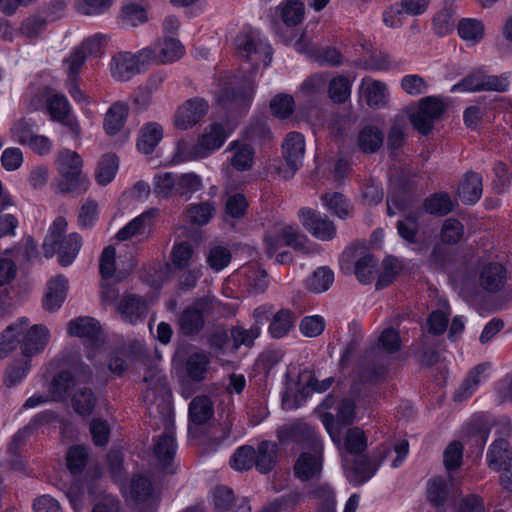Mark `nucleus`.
<instances>
[{
  "instance_id": "39448f33",
  "label": "nucleus",
  "mask_w": 512,
  "mask_h": 512,
  "mask_svg": "<svg viewBox=\"0 0 512 512\" xmlns=\"http://www.w3.org/2000/svg\"><path fill=\"white\" fill-rule=\"evenodd\" d=\"M509 87L508 76L487 75L478 70L465 76L461 81L451 87V92H505Z\"/></svg>"
},
{
  "instance_id": "f257e3e1",
  "label": "nucleus",
  "mask_w": 512,
  "mask_h": 512,
  "mask_svg": "<svg viewBox=\"0 0 512 512\" xmlns=\"http://www.w3.org/2000/svg\"><path fill=\"white\" fill-rule=\"evenodd\" d=\"M67 230V221L64 217H57L51 224L48 234L43 242L46 258L58 255L61 266H69L78 255L82 246V238L77 233L64 235Z\"/></svg>"
},
{
  "instance_id": "338daca9",
  "label": "nucleus",
  "mask_w": 512,
  "mask_h": 512,
  "mask_svg": "<svg viewBox=\"0 0 512 512\" xmlns=\"http://www.w3.org/2000/svg\"><path fill=\"white\" fill-rule=\"evenodd\" d=\"M66 460L68 469L72 473H80L87 464L88 452L83 446H71L67 451Z\"/></svg>"
},
{
  "instance_id": "7ed1b4c3",
  "label": "nucleus",
  "mask_w": 512,
  "mask_h": 512,
  "mask_svg": "<svg viewBox=\"0 0 512 512\" xmlns=\"http://www.w3.org/2000/svg\"><path fill=\"white\" fill-rule=\"evenodd\" d=\"M235 50L239 58L249 62L253 73L260 64L268 66L272 59V48L259 31L243 28L235 37Z\"/></svg>"
},
{
  "instance_id": "e433bc0d",
  "label": "nucleus",
  "mask_w": 512,
  "mask_h": 512,
  "mask_svg": "<svg viewBox=\"0 0 512 512\" xmlns=\"http://www.w3.org/2000/svg\"><path fill=\"white\" fill-rule=\"evenodd\" d=\"M100 332L99 322L92 317H78L68 324V333L79 338L92 339Z\"/></svg>"
},
{
  "instance_id": "79ce46f5",
  "label": "nucleus",
  "mask_w": 512,
  "mask_h": 512,
  "mask_svg": "<svg viewBox=\"0 0 512 512\" xmlns=\"http://www.w3.org/2000/svg\"><path fill=\"white\" fill-rule=\"evenodd\" d=\"M128 108L123 103H114L106 113L104 129L109 135L117 134L123 127Z\"/></svg>"
},
{
  "instance_id": "8fccbe9b",
  "label": "nucleus",
  "mask_w": 512,
  "mask_h": 512,
  "mask_svg": "<svg viewBox=\"0 0 512 512\" xmlns=\"http://www.w3.org/2000/svg\"><path fill=\"white\" fill-rule=\"evenodd\" d=\"M378 259L371 254H366L355 263V275L363 284H370L378 272Z\"/></svg>"
},
{
  "instance_id": "3c124183",
  "label": "nucleus",
  "mask_w": 512,
  "mask_h": 512,
  "mask_svg": "<svg viewBox=\"0 0 512 512\" xmlns=\"http://www.w3.org/2000/svg\"><path fill=\"white\" fill-rule=\"evenodd\" d=\"M244 138L252 143L265 144L272 140V133L266 120L257 118L253 120L244 131Z\"/></svg>"
},
{
  "instance_id": "cd10ccee",
  "label": "nucleus",
  "mask_w": 512,
  "mask_h": 512,
  "mask_svg": "<svg viewBox=\"0 0 512 512\" xmlns=\"http://www.w3.org/2000/svg\"><path fill=\"white\" fill-rule=\"evenodd\" d=\"M297 315L290 309H280L271 319L268 332L274 339L286 336L294 327Z\"/></svg>"
},
{
  "instance_id": "f3484780",
  "label": "nucleus",
  "mask_w": 512,
  "mask_h": 512,
  "mask_svg": "<svg viewBox=\"0 0 512 512\" xmlns=\"http://www.w3.org/2000/svg\"><path fill=\"white\" fill-rule=\"evenodd\" d=\"M208 103L199 98L186 101L179 107L175 116V126L186 130L196 125L207 113Z\"/></svg>"
},
{
  "instance_id": "2eb2a0df",
  "label": "nucleus",
  "mask_w": 512,
  "mask_h": 512,
  "mask_svg": "<svg viewBox=\"0 0 512 512\" xmlns=\"http://www.w3.org/2000/svg\"><path fill=\"white\" fill-rule=\"evenodd\" d=\"M177 451V443L172 428H167L160 434L154 443V455L166 473L174 474V458Z\"/></svg>"
},
{
  "instance_id": "c03bdc74",
  "label": "nucleus",
  "mask_w": 512,
  "mask_h": 512,
  "mask_svg": "<svg viewBox=\"0 0 512 512\" xmlns=\"http://www.w3.org/2000/svg\"><path fill=\"white\" fill-rule=\"evenodd\" d=\"M454 208V203L448 193L438 192L428 197L424 202L426 212L436 216H445Z\"/></svg>"
},
{
  "instance_id": "a18cd8bd",
  "label": "nucleus",
  "mask_w": 512,
  "mask_h": 512,
  "mask_svg": "<svg viewBox=\"0 0 512 512\" xmlns=\"http://www.w3.org/2000/svg\"><path fill=\"white\" fill-rule=\"evenodd\" d=\"M216 205L212 201L191 204L186 211L188 220L198 226L206 225L215 215Z\"/></svg>"
},
{
  "instance_id": "680f3d73",
  "label": "nucleus",
  "mask_w": 512,
  "mask_h": 512,
  "mask_svg": "<svg viewBox=\"0 0 512 512\" xmlns=\"http://www.w3.org/2000/svg\"><path fill=\"white\" fill-rule=\"evenodd\" d=\"M153 193L157 197L167 198L176 194V178L173 173H159L154 177Z\"/></svg>"
},
{
  "instance_id": "0eeeda50",
  "label": "nucleus",
  "mask_w": 512,
  "mask_h": 512,
  "mask_svg": "<svg viewBox=\"0 0 512 512\" xmlns=\"http://www.w3.org/2000/svg\"><path fill=\"white\" fill-rule=\"evenodd\" d=\"M390 454L386 446L377 447L369 456L355 459L352 466L346 470V475L353 485H361L374 476L382 462Z\"/></svg>"
},
{
  "instance_id": "1a4fd4ad",
  "label": "nucleus",
  "mask_w": 512,
  "mask_h": 512,
  "mask_svg": "<svg viewBox=\"0 0 512 512\" xmlns=\"http://www.w3.org/2000/svg\"><path fill=\"white\" fill-rule=\"evenodd\" d=\"M444 111L445 105L440 99L428 96L420 100L419 108L410 114L409 119L414 129L422 135H428Z\"/></svg>"
},
{
  "instance_id": "de8ad7c7",
  "label": "nucleus",
  "mask_w": 512,
  "mask_h": 512,
  "mask_svg": "<svg viewBox=\"0 0 512 512\" xmlns=\"http://www.w3.org/2000/svg\"><path fill=\"white\" fill-rule=\"evenodd\" d=\"M230 149H235L231 159V165L238 171H246L252 168L254 161V149L248 144H238L234 141Z\"/></svg>"
},
{
  "instance_id": "9b49d317",
  "label": "nucleus",
  "mask_w": 512,
  "mask_h": 512,
  "mask_svg": "<svg viewBox=\"0 0 512 512\" xmlns=\"http://www.w3.org/2000/svg\"><path fill=\"white\" fill-rule=\"evenodd\" d=\"M458 494V488L449 477L435 476L427 482V499L438 510L453 504Z\"/></svg>"
},
{
  "instance_id": "6e6552de",
  "label": "nucleus",
  "mask_w": 512,
  "mask_h": 512,
  "mask_svg": "<svg viewBox=\"0 0 512 512\" xmlns=\"http://www.w3.org/2000/svg\"><path fill=\"white\" fill-rule=\"evenodd\" d=\"M285 165L277 168V173L285 180L294 176L302 166L305 154V140L302 134L290 132L282 144Z\"/></svg>"
},
{
  "instance_id": "4c0bfd02",
  "label": "nucleus",
  "mask_w": 512,
  "mask_h": 512,
  "mask_svg": "<svg viewBox=\"0 0 512 512\" xmlns=\"http://www.w3.org/2000/svg\"><path fill=\"white\" fill-rule=\"evenodd\" d=\"M457 30L462 40L475 45L484 38L485 26L480 20L464 18L458 23Z\"/></svg>"
},
{
  "instance_id": "393cba45",
  "label": "nucleus",
  "mask_w": 512,
  "mask_h": 512,
  "mask_svg": "<svg viewBox=\"0 0 512 512\" xmlns=\"http://www.w3.org/2000/svg\"><path fill=\"white\" fill-rule=\"evenodd\" d=\"M482 191V177L478 173L467 172L458 187V196L463 203L473 205L481 198Z\"/></svg>"
},
{
  "instance_id": "69168bd1",
  "label": "nucleus",
  "mask_w": 512,
  "mask_h": 512,
  "mask_svg": "<svg viewBox=\"0 0 512 512\" xmlns=\"http://www.w3.org/2000/svg\"><path fill=\"white\" fill-rule=\"evenodd\" d=\"M37 124L32 119H20L11 128V133L22 145H26L30 142L32 137L36 134Z\"/></svg>"
},
{
  "instance_id": "dca6fc26",
  "label": "nucleus",
  "mask_w": 512,
  "mask_h": 512,
  "mask_svg": "<svg viewBox=\"0 0 512 512\" xmlns=\"http://www.w3.org/2000/svg\"><path fill=\"white\" fill-rule=\"evenodd\" d=\"M323 468V447L319 451L302 452L293 467L294 475L301 481L318 478Z\"/></svg>"
},
{
  "instance_id": "e2e57ef3",
  "label": "nucleus",
  "mask_w": 512,
  "mask_h": 512,
  "mask_svg": "<svg viewBox=\"0 0 512 512\" xmlns=\"http://www.w3.org/2000/svg\"><path fill=\"white\" fill-rule=\"evenodd\" d=\"M463 234V224L455 218H448L441 228V241L445 244L454 245L462 239Z\"/></svg>"
},
{
  "instance_id": "a878e982",
  "label": "nucleus",
  "mask_w": 512,
  "mask_h": 512,
  "mask_svg": "<svg viewBox=\"0 0 512 512\" xmlns=\"http://www.w3.org/2000/svg\"><path fill=\"white\" fill-rule=\"evenodd\" d=\"M153 485L149 478L142 475H135L124 490L127 501L134 503H145L153 495Z\"/></svg>"
},
{
  "instance_id": "6e6d98bb",
  "label": "nucleus",
  "mask_w": 512,
  "mask_h": 512,
  "mask_svg": "<svg viewBox=\"0 0 512 512\" xmlns=\"http://www.w3.org/2000/svg\"><path fill=\"white\" fill-rule=\"evenodd\" d=\"M328 94L334 103H344L351 94V82L344 75L334 77L328 86Z\"/></svg>"
},
{
  "instance_id": "a19ab883",
  "label": "nucleus",
  "mask_w": 512,
  "mask_h": 512,
  "mask_svg": "<svg viewBox=\"0 0 512 512\" xmlns=\"http://www.w3.org/2000/svg\"><path fill=\"white\" fill-rule=\"evenodd\" d=\"M485 370V364H479L472 369L463 384L455 391L454 400L462 402L472 396L481 383V376Z\"/></svg>"
},
{
  "instance_id": "9d476101",
  "label": "nucleus",
  "mask_w": 512,
  "mask_h": 512,
  "mask_svg": "<svg viewBox=\"0 0 512 512\" xmlns=\"http://www.w3.org/2000/svg\"><path fill=\"white\" fill-rule=\"evenodd\" d=\"M278 439L282 444L295 443L302 448L312 451H319L323 443L313 427L298 422L281 427L277 433Z\"/></svg>"
},
{
  "instance_id": "09e8293b",
  "label": "nucleus",
  "mask_w": 512,
  "mask_h": 512,
  "mask_svg": "<svg viewBox=\"0 0 512 512\" xmlns=\"http://www.w3.org/2000/svg\"><path fill=\"white\" fill-rule=\"evenodd\" d=\"M119 161L116 155L106 154L104 155L98 165L96 171V181L99 185L105 186L109 184L114 178L118 171Z\"/></svg>"
},
{
  "instance_id": "c756f323",
  "label": "nucleus",
  "mask_w": 512,
  "mask_h": 512,
  "mask_svg": "<svg viewBox=\"0 0 512 512\" xmlns=\"http://www.w3.org/2000/svg\"><path fill=\"white\" fill-rule=\"evenodd\" d=\"M511 460L512 453L508 441L503 438L496 439L487 453L488 466L495 471H501L510 464Z\"/></svg>"
},
{
  "instance_id": "2f4dec72",
  "label": "nucleus",
  "mask_w": 512,
  "mask_h": 512,
  "mask_svg": "<svg viewBox=\"0 0 512 512\" xmlns=\"http://www.w3.org/2000/svg\"><path fill=\"white\" fill-rule=\"evenodd\" d=\"M163 137V128L156 122L145 124L137 140L138 150L144 154H151Z\"/></svg>"
},
{
  "instance_id": "c85d7f7f",
  "label": "nucleus",
  "mask_w": 512,
  "mask_h": 512,
  "mask_svg": "<svg viewBox=\"0 0 512 512\" xmlns=\"http://www.w3.org/2000/svg\"><path fill=\"white\" fill-rule=\"evenodd\" d=\"M275 13L288 27L299 25L305 16V5L299 0H286L275 8Z\"/></svg>"
},
{
  "instance_id": "f8f14e48",
  "label": "nucleus",
  "mask_w": 512,
  "mask_h": 512,
  "mask_svg": "<svg viewBox=\"0 0 512 512\" xmlns=\"http://www.w3.org/2000/svg\"><path fill=\"white\" fill-rule=\"evenodd\" d=\"M298 216L303 227L315 238L329 241L336 236V226L326 215L304 207L299 210Z\"/></svg>"
},
{
  "instance_id": "473e14b6",
  "label": "nucleus",
  "mask_w": 512,
  "mask_h": 512,
  "mask_svg": "<svg viewBox=\"0 0 512 512\" xmlns=\"http://www.w3.org/2000/svg\"><path fill=\"white\" fill-rule=\"evenodd\" d=\"M17 206L10 197L0 200V238L14 235L18 226Z\"/></svg>"
},
{
  "instance_id": "f704fd0d",
  "label": "nucleus",
  "mask_w": 512,
  "mask_h": 512,
  "mask_svg": "<svg viewBox=\"0 0 512 512\" xmlns=\"http://www.w3.org/2000/svg\"><path fill=\"white\" fill-rule=\"evenodd\" d=\"M280 236L287 246L293 247L298 252L303 254H310L313 252L309 239L296 225L284 226L280 231Z\"/></svg>"
},
{
  "instance_id": "864d4df0",
  "label": "nucleus",
  "mask_w": 512,
  "mask_h": 512,
  "mask_svg": "<svg viewBox=\"0 0 512 512\" xmlns=\"http://www.w3.org/2000/svg\"><path fill=\"white\" fill-rule=\"evenodd\" d=\"M490 434V425L483 419H472L466 426V437L473 445L483 448Z\"/></svg>"
},
{
  "instance_id": "bf43d9fd",
  "label": "nucleus",
  "mask_w": 512,
  "mask_h": 512,
  "mask_svg": "<svg viewBox=\"0 0 512 512\" xmlns=\"http://www.w3.org/2000/svg\"><path fill=\"white\" fill-rule=\"evenodd\" d=\"M202 188V180L195 173H185L176 178V195L190 197Z\"/></svg>"
},
{
  "instance_id": "13d9d810",
  "label": "nucleus",
  "mask_w": 512,
  "mask_h": 512,
  "mask_svg": "<svg viewBox=\"0 0 512 512\" xmlns=\"http://www.w3.org/2000/svg\"><path fill=\"white\" fill-rule=\"evenodd\" d=\"M333 281V271L327 267H320L308 278L307 287L312 292L321 293L328 290Z\"/></svg>"
},
{
  "instance_id": "052dcab7",
  "label": "nucleus",
  "mask_w": 512,
  "mask_h": 512,
  "mask_svg": "<svg viewBox=\"0 0 512 512\" xmlns=\"http://www.w3.org/2000/svg\"><path fill=\"white\" fill-rule=\"evenodd\" d=\"M344 445L349 453L360 455L367 447L364 431L358 427L349 428L345 434Z\"/></svg>"
},
{
  "instance_id": "4468645a",
  "label": "nucleus",
  "mask_w": 512,
  "mask_h": 512,
  "mask_svg": "<svg viewBox=\"0 0 512 512\" xmlns=\"http://www.w3.org/2000/svg\"><path fill=\"white\" fill-rule=\"evenodd\" d=\"M144 50H149V64H170L173 63L185 54V48L181 42L175 37L164 36L163 39L157 40L152 45L145 47Z\"/></svg>"
},
{
  "instance_id": "7c9ffc66",
  "label": "nucleus",
  "mask_w": 512,
  "mask_h": 512,
  "mask_svg": "<svg viewBox=\"0 0 512 512\" xmlns=\"http://www.w3.org/2000/svg\"><path fill=\"white\" fill-rule=\"evenodd\" d=\"M209 366V354L203 350L192 352L185 362L187 376L194 382H201L206 378Z\"/></svg>"
},
{
  "instance_id": "f03ea898",
  "label": "nucleus",
  "mask_w": 512,
  "mask_h": 512,
  "mask_svg": "<svg viewBox=\"0 0 512 512\" xmlns=\"http://www.w3.org/2000/svg\"><path fill=\"white\" fill-rule=\"evenodd\" d=\"M56 167L60 175L55 184L56 192L80 195L87 191L89 180L82 172V159L78 153L69 149L59 151Z\"/></svg>"
},
{
  "instance_id": "6ab92c4d",
  "label": "nucleus",
  "mask_w": 512,
  "mask_h": 512,
  "mask_svg": "<svg viewBox=\"0 0 512 512\" xmlns=\"http://www.w3.org/2000/svg\"><path fill=\"white\" fill-rule=\"evenodd\" d=\"M49 331L43 325H33L24 334L22 340V354L30 358L44 350L48 343Z\"/></svg>"
},
{
  "instance_id": "5fc2aeb1",
  "label": "nucleus",
  "mask_w": 512,
  "mask_h": 512,
  "mask_svg": "<svg viewBox=\"0 0 512 512\" xmlns=\"http://www.w3.org/2000/svg\"><path fill=\"white\" fill-rule=\"evenodd\" d=\"M46 26L47 19L45 17L33 14L23 19L19 27V33L25 38L36 39L43 34Z\"/></svg>"
},
{
  "instance_id": "5701e85b",
  "label": "nucleus",
  "mask_w": 512,
  "mask_h": 512,
  "mask_svg": "<svg viewBox=\"0 0 512 512\" xmlns=\"http://www.w3.org/2000/svg\"><path fill=\"white\" fill-rule=\"evenodd\" d=\"M30 322L22 317L16 323L8 326L0 336V359L6 358L20 343L19 336L24 334Z\"/></svg>"
},
{
  "instance_id": "ea45409f",
  "label": "nucleus",
  "mask_w": 512,
  "mask_h": 512,
  "mask_svg": "<svg viewBox=\"0 0 512 512\" xmlns=\"http://www.w3.org/2000/svg\"><path fill=\"white\" fill-rule=\"evenodd\" d=\"M384 135L375 126H365L358 134V146L364 153H374L383 144Z\"/></svg>"
},
{
  "instance_id": "20e7f679",
  "label": "nucleus",
  "mask_w": 512,
  "mask_h": 512,
  "mask_svg": "<svg viewBox=\"0 0 512 512\" xmlns=\"http://www.w3.org/2000/svg\"><path fill=\"white\" fill-rule=\"evenodd\" d=\"M227 137L228 135L222 124H211L205 129L196 144L191 145L187 141H179L175 158L179 162L205 158L218 150L224 144Z\"/></svg>"
},
{
  "instance_id": "774afa93",
  "label": "nucleus",
  "mask_w": 512,
  "mask_h": 512,
  "mask_svg": "<svg viewBox=\"0 0 512 512\" xmlns=\"http://www.w3.org/2000/svg\"><path fill=\"white\" fill-rule=\"evenodd\" d=\"M294 108V98L288 94H278L270 102V109L278 118H288L294 112Z\"/></svg>"
},
{
  "instance_id": "72a5a7b5",
  "label": "nucleus",
  "mask_w": 512,
  "mask_h": 512,
  "mask_svg": "<svg viewBox=\"0 0 512 512\" xmlns=\"http://www.w3.org/2000/svg\"><path fill=\"white\" fill-rule=\"evenodd\" d=\"M213 413V404L208 396H197L189 404V419L196 425L206 423Z\"/></svg>"
},
{
  "instance_id": "bb28decb",
  "label": "nucleus",
  "mask_w": 512,
  "mask_h": 512,
  "mask_svg": "<svg viewBox=\"0 0 512 512\" xmlns=\"http://www.w3.org/2000/svg\"><path fill=\"white\" fill-rule=\"evenodd\" d=\"M255 468L262 474L269 473L277 463L278 447L275 442L262 441L257 445Z\"/></svg>"
},
{
  "instance_id": "49530a36",
  "label": "nucleus",
  "mask_w": 512,
  "mask_h": 512,
  "mask_svg": "<svg viewBox=\"0 0 512 512\" xmlns=\"http://www.w3.org/2000/svg\"><path fill=\"white\" fill-rule=\"evenodd\" d=\"M75 385V376L69 371H62L51 381L49 391L54 401L67 398L69 390Z\"/></svg>"
},
{
  "instance_id": "c9c22d12",
  "label": "nucleus",
  "mask_w": 512,
  "mask_h": 512,
  "mask_svg": "<svg viewBox=\"0 0 512 512\" xmlns=\"http://www.w3.org/2000/svg\"><path fill=\"white\" fill-rule=\"evenodd\" d=\"M71 402L72 407L77 414L89 416L92 414L96 406L97 397L92 388L80 387L74 392Z\"/></svg>"
},
{
  "instance_id": "58836bf2",
  "label": "nucleus",
  "mask_w": 512,
  "mask_h": 512,
  "mask_svg": "<svg viewBox=\"0 0 512 512\" xmlns=\"http://www.w3.org/2000/svg\"><path fill=\"white\" fill-rule=\"evenodd\" d=\"M152 217H153V212L151 210L145 211L141 215L132 219L123 228H121L117 232L116 238L119 241H125V240L130 239L133 236L144 234L146 228L151 225Z\"/></svg>"
},
{
  "instance_id": "603ef678",
  "label": "nucleus",
  "mask_w": 512,
  "mask_h": 512,
  "mask_svg": "<svg viewBox=\"0 0 512 512\" xmlns=\"http://www.w3.org/2000/svg\"><path fill=\"white\" fill-rule=\"evenodd\" d=\"M256 449L250 445L238 447L233 453L230 464L236 471H247L255 465Z\"/></svg>"
},
{
  "instance_id": "a211bd4d",
  "label": "nucleus",
  "mask_w": 512,
  "mask_h": 512,
  "mask_svg": "<svg viewBox=\"0 0 512 512\" xmlns=\"http://www.w3.org/2000/svg\"><path fill=\"white\" fill-rule=\"evenodd\" d=\"M118 312L122 319L130 324H136L147 315L148 307L146 300L137 295H126L118 304Z\"/></svg>"
},
{
  "instance_id": "37998d69",
  "label": "nucleus",
  "mask_w": 512,
  "mask_h": 512,
  "mask_svg": "<svg viewBox=\"0 0 512 512\" xmlns=\"http://www.w3.org/2000/svg\"><path fill=\"white\" fill-rule=\"evenodd\" d=\"M46 107L51 119L57 122L64 121L72 111L67 97L62 93L50 95L46 100Z\"/></svg>"
},
{
  "instance_id": "412c9836",
  "label": "nucleus",
  "mask_w": 512,
  "mask_h": 512,
  "mask_svg": "<svg viewBox=\"0 0 512 512\" xmlns=\"http://www.w3.org/2000/svg\"><path fill=\"white\" fill-rule=\"evenodd\" d=\"M255 89L254 80L249 76L241 86L239 91H235L233 89H225L222 91L219 96V102L224 105H229L231 107H239L243 110H246L250 104L251 98L253 96Z\"/></svg>"
},
{
  "instance_id": "4be33fe9",
  "label": "nucleus",
  "mask_w": 512,
  "mask_h": 512,
  "mask_svg": "<svg viewBox=\"0 0 512 512\" xmlns=\"http://www.w3.org/2000/svg\"><path fill=\"white\" fill-rule=\"evenodd\" d=\"M479 282L481 287L491 293L500 291L506 282V269L499 263L485 265L480 273Z\"/></svg>"
},
{
  "instance_id": "b1692460",
  "label": "nucleus",
  "mask_w": 512,
  "mask_h": 512,
  "mask_svg": "<svg viewBox=\"0 0 512 512\" xmlns=\"http://www.w3.org/2000/svg\"><path fill=\"white\" fill-rule=\"evenodd\" d=\"M177 323L183 335L195 336L205 325L204 313L196 306H189L179 315Z\"/></svg>"
},
{
  "instance_id": "aec40b11",
  "label": "nucleus",
  "mask_w": 512,
  "mask_h": 512,
  "mask_svg": "<svg viewBox=\"0 0 512 512\" xmlns=\"http://www.w3.org/2000/svg\"><path fill=\"white\" fill-rule=\"evenodd\" d=\"M361 89L370 108L380 109L387 105L389 92L384 82L366 77L362 79Z\"/></svg>"
},
{
  "instance_id": "0e129e2a",
  "label": "nucleus",
  "mask_w": 512,
  "mask_h": 512,
  "mask_svg": "<svg viewBox=\"0 0 512 512\" xmlns=\"http://www.w3.org/2000/svg\"><path fill=\"white\" fill-rule=\"evenodd\" d=\"M400 62L393 59L389 54L380 52L372 54L363 64V68L372 71H388L396 69Z\"/></svg>"
},
{
  "instance_id": "4d7b16f0",
  "label": "nucleus",
  "mask_w": 512,
  "mask_h": 512,
  "mask_svg": "<svg viewBox=\"0 0 512 512\" xmlns=\"http://www.w3.org/2000/svg\"><path fill=\"white\" fill-rule=\"evenodd\" d=\"M321 200L324 206L340 219H345L350 215L349 203L341 193L323 194Z\"/></svg>"
},
{
  "instance_id": "ddd939ff",
  "label": "nucleus",
  "mask_w": 512,
  "mask_h": 512,
  "mask_svg": "<svg viewBox=\"0 0 512 512\" xmlns=\"http://www.w3.org/2000/svg\"><path fill=\"white\" fill-rule=\"evenodd\" d=\"M355 414V403L351 399H343L337 407V419L333 414L327 412L321 416L322 423L328 432L331 440L336 444L341 443V426L350 425Z\"/></svg>"
},
{
  "instance_id": "423d86ee",
  "label": "nucleus",
  "mask_w": 512,
  "mask_h": 512,
  "mask_svg": "<svg viewBox=\"0 0 512 512\" xmlns=\"http://www.w3.org/2000/svg\"><path fill=\"white\" fill-rule=\"evenodd\" d=\"M151 56L149 50L141 49L136 54L121 52L116 54L111 61V74L118 81H128L137 74H140Z\"/></svg>"
}]
</instances>
